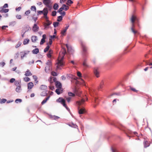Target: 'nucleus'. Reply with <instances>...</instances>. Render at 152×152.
I'll list each match as a JSON object with an SVG mask.
<instances>
[{"instance_id": "4d7b16f0", "label": "nucleus", "mask_w": 152, "mask_h": 152, "mask_svg": "<svg viewBox=\"0 0 152 152\" xmlns=\"http://www.w3.org/2000/svg\"><path fill=\"white\" fill-rule=\"evenodd\" d=\"M66 30H65L64 29L61 31V34L64 35V33L66 32Z\"/></svg>"}, {"instance_id": "f704fd0d", "label": "nucleus", "mask_w": 152, "mask_h": 152, "mask_svg": "<svg viewBox=\"0 0 152 152\" xmlns=\"http://www.w3.org/2000/svg\"><path fill=\"white\" fill-rule=\"evenodd\" d=\"M47 93L46 90H44L41 94V95L42 96H44L46 95Z\"/></svg>"}, {"instance_id": "f257e3e1", "label": "nucleus", "mask_w": 152, "mask_h": 152, "mask_svg": "<svg viewBox=\"0 0 152 152\" xmlns=\"http://www.w3.org/2000/svg\"><path fill=\"white\" fill-rule=\"evenodd\" d=\"M66 53V50L65 48H63L62 51L59 53V56L58 58V62L57 63V68H59L60 66H62L63 65V60L64 57Z\"/></svg>"}, {"instance_id": "ddd939ff", "label": "nucleus", "mask_w": 152, "mask_h": 152, "mask_svg": "<svg viewBox=\"0 0 152 152\" xmlns=\"http://www.w3.org/2000/svg\"><path fill=\"white\" fill-rule=\"evenodd\" d=\"M44 18L46 20H48V18L47 16V15L48 13V10H47L46 9H44Z\"/></svg>"}, {"instance_id": "c03bdc74", "label": "nucleus", "mask_w": 152, "mask_h": 152, "mask_svg": "<svg viewBox=\"0 0 152 152\" xmlns=\"http://www.w3.org/2000/svg\"><path fill=\"white\" fill-rule=\"evenodd\" d=\"M70 126L71 127L75 128H77V126L76 124H74L73 123L71 124Z\"/></svg>"}, {"instance_id": "20e7f679", "label": "nucleus", "mask_w": 152, "mask_h": 152, "mask_svg": "<svg viewBox=\"0 0 152 152\" xmlns=\"http://www.w3.org/2000/svg\"><path fill=\"white\" fill-rule=\"evenodd\" d=\"M81 45L82 48L83 54L86 56L87 53V48L83 43L82 42Z\"/></svg>"}, {"instance_id": "6e6d98bb", "label": "nucleus", "mask_w": 152, "mask_h": 152, "mask_svg": "<svg viewBox=\"0 0 152 152\" xmlns=\"http://www.w3.org/2000/svg\"><path fill=\"white\" fill-rule=\"evenodd\" d=\"M15 78H11L10 80V82L11 83H13L14 82H15Z\"/></svg>"}, {"instance_id": "4c0bfd02", "label": "nucleus", "mask_w": 152, "mask_h": 152, "mask_svg": "<svg viewBox=\"0 0 152 152\" xmlns=\"http://www.w3.org/2000/svg\"><path fill=\"white\" fill-rule=\"evenodd\" d=\"M52 79H53V81L54 82H56V78L55 77H50V79L49 80L50 81H51V80Z\"/></svg>"}, {"instance_id": "473e14b6", "label": "nucleus", "mask_w": 152, "mask_h": 152, "mask_svg": "<svg viewBox=\"0 0 152 152\" xmlns=\"http://www.w3.org/2000/svg\"><path fill=\"white\" fill-rule=\"evenodd\" d=\"M47 88V86L45 85H42L40 87V88L41 89H43L44 90H45Z\"/></svg>"}, {"instance_id": "e2e57ef3", "label": "nucleus", "mask_w": 152, "mask_h": 152, "mask_svg": "<svg viewBox=\"0 0 152 152\" xmlns=\"http://www.w3.org/2000/svg\"><path fill=\"white\" fill-rule=\"evenodd\" d=\"M69 7L68 6L66 5V6L65 7L64 10L66 11V10H67L69 9Z\"/></svg>"}, {"instance_id": "5701e85b", "label": "nucleus", "mask_w": 152, "mask_h": 152, "mask_svg": "<svg viewBox=\"0 0 152 152\" xmlns=\"http://www.w3.org/2000/svg\"><path fill=\"white\" fill-rule=\"evenodd\" d=\"M87 61L86 59H85L83 62V66L86 67H88L89 66L87 64Z\"/></svg>"}, {"instance_id": "a18cd8bd", "label": "nucleus", "mask_w": 152, "mask_h": 152, "mask_svg": "<svg viewBox=\"0 0 152 152\" xmlns=\"http://www.w3.org/2000/svg\"><path fill=\"white\" fill-rule=\"evenodd\" d=\"M50 48V47L48 45L47 46L46 48L44 49V52H46L49 50Z\"/></svg>"}, {"instance_id": "09e8293b", "label": "nucleus", "mask_w": 152, "mask_h": 152, "mask_svg": "<svg viewBox=\"0 0 152 152\" xmlns=\"http://www.w3.org/2000/svg\"><path fill=\"white\" fill-rule=\"evenodd\" d=\"M71 99V98L70 97H68L66 98V99L68 103H69L70 102Z\"/></svg>"}, {"instance_id": "338daca9", "label": "nucleus", "mask_w": 152, "mask_h": 152, "mask_svg": "<svg viewBox=\"0 0 152 152\" xmlns=\"http://www.w3.org/2000/svg\"><path fill=\"white\" fill-rule=\"evenodd\" d=\"M34 60H33L31 61H30L29 62V64H34Z\"/></svg>"}, {"instance_id": "052dcab7", "label": "nucleus", "mask_w": 152, "mask_h": 152, "mask_svg": "<svg viewBox=\"0 0 152 152\" xmlns=\"http://www.w3.org/2000/svg\"><path fill=\"white\" fill-rule=\"evenodd\" d=\"M2 7L4 8L8 7V5L7 4H5Z\"/></svg>"}, {"instance_id": "603ef678", "label": "nucleus", "mask_w": 152, "mask_h": 152, "mask_svg": "<svg viewBox=\"0 0 152 152\" xmlns=\"http://www.w3.org/2000/svg\"><path fill=\"white\" fill-rule=\"evenodd\" d=\"M30 13V10H28L26 11L25 12V14L28 15V14H29Z\"/></svg>"}, {"instance_id": "c85d7f7f", "label": "nucleus", "mask_w": 152, "mask_h": 152, "mask_svg": "<svg viewBox=\"0 0 152 152\" xmlns=\"http://www.w3.org/2000/svg\"><path fill=\"white\" fill-rule=\"evenodd\" d=\"M104 85V83L103 81L102 80L100 84L99 88H103Z\"/></svg>"}, {"instance_id": "bb28decb", "label": "nucleus", "mask_w": 152, "mask_h": 152, "mask_svg": "<svg viewBox=\"0 0 152 152\" xmlns=\"http://www.w3.org/2000/svg\"><path fill=\"white\" fill-rule=\"evenodd\" d=\"M29 41V40L28 39H24V40L23 42V44L24 45L27 44L28 43Z\"/></svg>"}, {"instance_id": "f3484780", "label": "nucleus", "mask_w": 152, "mask_h": 152, "mask_svg": "<svg viewBox=\"0 0 152 152\" xmlns=\"http://www.w3.org/2000/svg\"><path fill=\"white\" fill-rule=\"evenodd\" d=\"M32 75V74L30 72L29 70L27 69L25 74V75L26 76H29L31 75Z\"/></svg>"}, {"instance_id": "c756f323", "label": "nucleus", "mask_w": 152, "mask_h": 152, "mask_svg": "<svg viewBox=\"0 0 152 152\" xmlns=\"http://www.w3.org/2000/svg\"><path fill=\"white\" fill-rule=\"evenodd\" d=\"M53 25L54 26L55 28H56V27H57L58 26L59 24V23L57 22H54L53 23Z\"/></svg>"}, {"instance_id": "ea45409f", "label": "nucleus", "mask_w": 152, "mask_h": 152, "mask_svg": "<svg viewBox=\"0 0 152 152\" xmlns=\"http://www.w3.org/2000/svg\"><path fill=\"white\" fill-rule=\"evenodd\" d=\"M51 75L54 76H56L57 75V74L56 72L54 71L52 72Z\"/></svg>"}, {"instance_id": "6ab92c4d", "label": "nucleus", "mask_w": 152, "mask_h": 152, "mask_svg": "<svg viewBox=\"0 0 152 152\" xmlns=\"http://www.w3.org/2000/svg\"><path fill=\"white\" fill-rule=\"evenodd\" d=\"M46 9L47 10H48V8H45L43 9V10H42V11H37V15H41L42 14H43V15H44V12H45L44 9Z\"/></svg>"}, {"instance_id": "774afa93", "label": "nucleus", "mask_w": 152, "mask_h": 152, "mask_svg": "<svg viewBox=\"0 0 152 152\" xmlns=\"http://www.w3.org/2000/svg\"><path fill=\"white\" fill-rule=\"evenodd\" d=\"M0 64H1V65H2V66L3 67V66H4L5 64L4 62H2L0 63Z\"/></svg>"}, {"instance_id": "7c9ffc66", "label": "nucleus", "mask_w": 152, "mask_h": 152, "mask_svg": "<svg viewBox=\"0 0 152 152\" xmlns=\"http://www.w3.org/2000/svg\"><path fill=\"white\" fill-rule=\"evenodd\" d=\"M58 4L55 3L54 5L53 8L54 10H57L58 9Z\"/></svg>"}, {"instance_id": "2eb2a0df", "label": "nucleus", "mask_w": 152, "mask_h": 152, "mask_svg": "<svg viewBox=\"0 0 152 152\" xmlns=\"http://www.w3.org/2000/svg\"><path fill=\"white\" fill-rule=\"evenodd\" d=\"M58 94H59L63 92L62 89H60L57 88L55 91Z\"/></svg>"}, {"instance_id": "7ed1b4c3", "label": "nucleus", "mask_w": 152, "mask_h": 152, "mask_svg": "<svg viewBox=\"0 0 152 152\" xmlns=\"http://www.w3.org/2000/svg\"><path fill=\"white\" fill-rule=\"evenodd\" d=\"M56 102H59L64 107H65L66 109L68 111H69V109L67 107L66 104L65 103V99L62 97H59L56 100Z\"/></svg>"}, {"instance_id": "58836bf2", "label": "nucleus", "mask_w": 152, "mask_h": 152, "mask_svg": "<svg viewBox=\"0 0 152 152\" xmlns=\"http://www.w3.org/2000/svg\"><path fill=\"white\" fill-rule=\"evenodd\" d=\"M22 43L20 42H18V44L16 45L15 46V48H18L21 45Z\"/></svg>"}, {"instance_id": "1a4fd4ad", "label": "nucleus", "mask_w": 152, "mask_h": 152, "mask_svg": "<svg viewBox=\"0 0 152 152\" xmlns=\"http://www.w3.org/2000/svg\"><path fill=\"white\" fill-rule=\"evenodd\" d=\"M42 38L41 39L40 42V44L42 45L45 42V39L46 38V35L45 34H44L42 35Z\"/></svg>"}, {"instance_id": "69168bd1", "label": "nucleus", "mask_w": 152, "mask_h": 152, "mask_svg": "<svg viewBox=\"0 0 152 152\" xmlns=\"http://www.w3.org/2000/svg\"><path fill=\"white\" fill-rule=\"evenodd\" d=\"M5 27H8L7 26H3L2 27V29H4L5 28Z\"/></svg>"}, {"instance_id": "dca6fc26", "label": "nucleus", "mask_w": 152, "mask_h": 152, "mask_svg": "<svg viewBox=\"0 0 152 152\" xmlns=\"http://www.w3.org/2000/svg\"><path fill=\"white\" fill-rule=\"evenodd\" d=\"M33 86V83L32 82H30L28 84V89H31Z\"/></svg>"}, {"instance_id": "f03ea898", "label": "nucleus", "mask_w": 152, "mask_h": 152, "mask_svg": "<svg viewBox=\"0 0 152 152\" xmlns=\"http://www.w3.org/2000/svg\"><path fill=\"white\" fill-rule=\"evenodd\" d=\"M130 20L132 23V26L131 28V31L134 35L137 34H139V32L135 29V25L134 23V22L137 20V17L134 15H132L130 19Z\"/></svg>"}, {"instance_id": "393cba45", "label": "nucleus", "mask_w": 152, "mask_h": 152, "mask_svg": "<svg viewBox=\"0 0 152 152\" xmlns=\"http://www.w3.org/2000/svg\"><path fill=\"white\" fill-rule=\"evenodd\" d=\"M51 66H46L45 68V72L47 73L50 70V68Z\"/></svg>"}, {"instance_id": "4468645a", "label": "nucleus", "mask_w": 152, "mask_h": 152, "mask_svg": "<svg viewBox=\"0 0 152 152\" xmlns=\"http://www.w3.org/2000/svg\"><path fill=\"white\" fill-rule=\"evenodd\" d=\"M85 102V100L84 99H82L80 101H77V103L79 106H80L83 104Z\"/></svg>"}, {"instance_id": "a211bd4d", "label": "nucleus", "mask_w": 152, "mask_h": 152, "mask_svg": "<svg viewBox=\"0 0 152 152\" xmlns=\"http://www.w3.org/2000/svg\"><path fill=\"white\" fill-rule=\"evenodd\" d=\"M66 6V5H65V4H63L62 5V7L61 8H60L58 10V11H57L58 12H62V11L63 10H64V8Z\"/></svg>"}, {"instance_id": "13d9d810", "label": "nucleus", "mask_w": 152, "mask_h": 152, "mask_svg": "<svg viewBox=\"0 0 152 152\" xmlns=\"http://www.w3.org/2000/svg\"><path fill=\"white\" fill-rule=\"evenodd\" d=\"M60 14H61L62 16H64L65 15L66 13L65 12H59Z\"/></svg>"}, {"instance_id": "6e6552de", "label": "nucleus", "mask_w": 152, "mask_h": 152, "mask_svg": "<svg viewBox=\"0 0 152 152\" xmlns=\"http://www.w3.org/2000/svg\"><path fill=\"white\" fill-rule=\"evenodd\" d=\"M9 10L8 9H6L2 7H0V12L2 13H6L9 11Z\"/></svg>"}, {"instance_id": "9b49d317", "label": "nucleus", "mask_w": 152, "mask_h": 152, "mask_svg": "<svg viewBox=\"0 0 152 152\" xmlns=\"http://www.w3.org/2000/svg\"><path fill=\"white\" fill-rule=\"evenodd\" d=\"M55 85L57 88L62 89L61 83L58 81H56L55 83Z\"/></svg>"}, {"instance_id": "412c9836", "label": "nucleus", "mask_w": 152, "mask_h": 152, "mask_svg": "<svg viewBox=\"0 0 152 152\" xmlns=\"http://www.w3.org/2000/svg\"><path fill=\"white\" fill-rule=\"evenodd\" d=\"M15 85L17 86L21 85V81L16 80L15 82Z\"/></svg>"}, {"instance_id": "79ce46f5", "label": "nucleus", "mask_w": 152, "mask_h": 152, "mask_svg": "<svg viewBox=\"0 0 152 152\" xmlns=\"http://www.w3.org/2000/svg\"><path fill=\"white\" fill-rule=\"evenodd\" d=\"M7 100L5 99H2L0 101V103L1 104L4 103L7 101Z\"/></svg>"}, {"instance_id": "37998d69", "label": "nucleus", "mask_w": 152, "mask_h": 152, "mask_svg": "<svg viewBox=\"0 0 152 152\" xmlns=\"http://www.w3.org/2000/svg\"><path fill=\"white\" fill-rule=\"evenodd\" d=\"M31 10H33L35 12H36V8L35 6H31Z\"/></svg>"}, {"instance_id": "2f4dec72", "label": "nucleus", "mask_w": 152, "mask_h": 152, "mask_svg": "<svg viewBox=\"0 0 152 152\" xmlns=\"http://www.w3.org/2000/svg\"><path fill=\"white\" fill-rule=\"evenodd\" d=\"M46 64L47 66H51L52 65V64L51 61L50 60H48L46 63Z\"/></svg>"}, {"instance_id": "8fccbe9b", "label": "nucleus", "mask_w": 152, "mask_h": 152, "mask_svg": "<svg viewBox=\"0 0 152 152\" xmlns=\"http://www.w3.org/2000/svg\"><path fill=\"white\" fill-rule=\"evenodd\" d=\"M56 11H54L52 12V15L53 16H56Z\"/></svg>"}, {"instance_id": "9d476101", "label": "nucleus", "mask_w": 152, "mask_h": 152, "mask_svg": "<svg viewBox=\"0 0 152 152\" xmlns=\"http://www.w3.org/2000/svg\"><path fill=\"white\" fill-rule=\"evenodd\" d=\"M38 40L37 37L35 36H32L31 37V40L33 43H36Z\"/></svg>"}, {"instance_id": "e433bc0d", "label": "nucleus", "mask_w": 152, "mask_h": 152, "mask_svg": "<svg viewBox=\"0 0 152 152\" xmlns=\"http://www.w3.org/2000/svg\"><path fill=\"white\" fill-rule=\"evenodd\" d=\"M66 46L68 52V53H70L71 50V49L70 48H69L67 44L66 45Z\"/></svg>"}, {"instance_id": "72a5a7b5", "label": "nucleus", "mask_w": 152, "mask_h": 152, "mask_svg": "<svg viewBox=\"0 0 152 152\" xmlns=\"http://www.w3.org/2000/svg\"><path fill=\"white\" fill-rule=\"evenodd\" d=\"M20 88H21V85L19 86H17V87L15 89L16 91L17 92H19L20 91Z\"/></svg>"}, {"instance_id": "5fc2aeb1", "label": "nucleus", "mask_w": 152, "mask_h": 152, "mask_svg": "<svg viewBox=\"0 0 152 152\" xmlns=\"http://www.w3.org/2000/svg\"><path fill=\"white\" fill-rule=\"evenodd\" d=\"M73 3V2L71 0H67V3L66 4L67 5H68V3L72 4Z\"/></svg>"}, {"instance_id": "f8f14e48", "label": "nucleus", "mask_w": 152, "mask_h": 152, "mask_svg": "<svg viewBox=\"0 0 152 152\" xmlns=\"http://www.w3.org/2000/svg\"><path fill=\"white\" fill-rule=\"evenodd\" d=\"M39 27L37 26L36 24H34L32 28L33 31L34 32H37L38 31Z\"/></svg>"}, {"instance_id": "de8ad7c7", "label": "nucleus", "mask_w": 152, "mask_h": 152, "mask_svg": "<svg viewBox=\"0 0 152 152\" xmlns=\"http://www.w3.org/2000/svg\"><path fill=\"white\" fill-rule=\"evenodd\" d=\"M68 95L70 96H75V94L71 92H69L68 93Z\"/></svg>"}, {"instance_id": "423d86ee", "label": "nucleus", "mask_w": 152, "mask_h": 152, "mask_svg": "<svg viewBox=\"0 0 152 152\" xmlns=\"http://www.w3.org/2000/svg\"><path fill=\"white\" fill-rule=\"evenodd\" d=\"M94 72L95 75L97 77H99V72L98 68L96 67L94 68Z\"/></svg>"}, {"instance_id": "0e129e2a", "label": "nucleus", "mask_w": 152, "mask_h": 152, "mask_svg": "<svg viewBox=\"0 0 152 152\" xmlns=\"http://www.w3.org/2000/svg\"><path fill=\"white\" fill-rule=\"evenodd\" d=\"M21 9V7H19L18 8H16V11H20Z\"/></svg>"}, {"instance_id": "b1692460", "label": "nucleus", "mask_w": 152, "mask_h": 152, "mask_svg": "<svg viewBox=\"0 0 152 152\" xmlns=\"http://www.w3.org/2000/svg\"><path fill=\"white\" fill-rule=\"evenodd\" d=\"M39 52V50L38 48H36L32 51V52L33 54H37Z\"/></svg>"}, {"instance_id": "aec40b11", "label": "nucleus", "mask_w": 152, "mask_h": 152, "mask_svg": "<svg viewBox=\"0 0 152 152\" xmlns=\"http://www.w3.org/2000/svg\"><path fill=\"white\" fill-rule=\"evenodd\" d=\"M144 147L145 148H146L150 145V144L147 140H145L144 142Z\"/></svg>"}, {"instance_id": "680f3d73", "label": "nucleus", "mask_w": 152, "mask_h": 152, "mask_svg": "<svg viewBox=\"0 0 152 152\" xmlns=\"http://www.w3.org/2000/svg\"><path fill=\"white\" fill-rule=\"evenodd\" d=\"M53 42L52 39H49V43L50 45H51Z\"/></svg>"}, {"instance_id": "a878e982", "label": "nucleus", "mask_w": 152, "mask_h": 152, "mask_svg": "<svg viewBox=\"0 0 152 152\" xmlns=\"http://www.w3.org/2000/svg\"><path fill=\"white\" fill-rule=\"evenodd\" d=\"M49 98H50V96H48V97H47L45 99L43 100V101L41 102L42 104L43 105L44 104L46 103V102H47V101L48 100Z\"/></svg>"}, {"instance_id": "3c124183", "label": "nucleus", "mask_w": 152, "mask_h": 152, "mask_svg": "<svg viewBox=\"0 0 152 152\" xmlns=\"http://www.w3.org/2000/svg\"><path fill=\"white\" fill-rule=\"evenodd\" d=\"M16 18L18 19H21V16L20 15H17L16 16Z\"/></svg>"}, {"instance_id": "c9c22d12", "label": "nucleus", "mask_w": 152, "mask_h": 152, "mask_svg": "<svg viewBox=\"0 0 152 152\" xmlns=\"http://www.w3.org/2000/svg\"><path fill=\"white\" fill-rule=\"evenodd\" d=\"M23 80L25 82H28L30 81V79L28 77H25L23 78Z\"/></svg>"}, {"instance_id": "0eeeda50", "label": "nucleus", "mask_w": 152, "mask_h": 152, "mask_svg": "<svg viewBox=\"0 0 152 152\" xmlns=\"http://www.w3.org/2000/svg\"><path fill=\"white\" fill-rule=\"evenodd\" d=\"M78 113L80 114H83L86 112V110L84 107L80 109V107L78 108Z\"/></svg>"}, {"instance_id": "4be33fe9", "label": "nucleus", "mask_w": 152, "mask_h": 152, "mask_svg": "<svg viewBox=\"0 0 152 152\" xmlns=\"http://www.w3.org/2000/svg\"><path fill=\"white\" fill-rule=\"evenodd\" d=\"M47 23L45 24V28H47L49 25L51 24V23L48 20H47Z\"/></svg>"}, {"instance_id": "864d4df0", "label": "nucleus", "mask_w": 152, "mask_h": 152, "mask_svg": "<svg viewBox=\"0 0 152 152\" xmlns=\"http://www.w3.org/2000/svg\"><path fill=\"white\" fill-rule=\"evenodd\" d=\"M21 101H22V100L21 99H16L15 100V102L16 103H18V102H21Z\"/></svg>"}, {"instance_id": "49530a36", "label": "nucleus", "mask_w": 152, "mask_h": 152, "mask_svg": "<svg viewBox=\"0 0 152 152\" xmlns=\"http://www.w3.org/2000/svg\"><path fill=\"white\" fill-rule=\"evenodd\" d=\"M130 89L132 91L135 92H137L138 91L136 90L135 88H132L131 87H130Z\"/></svg>"}, {"instance_id": "39448f33", "label": "nucleus", "mask_w": 152, "mask_h": 152, "mask_svg": "<svg viewBox=\"0 0 152 152\" xmlns=\"http://www.w3.org/2000/svg\"><path fill=\"white\" fill-rule=\"evenodd\" d=\"M50 0H44L43 3L48 7L51 9V6L50 5Z\"/></svg>"}, {"instance_id": "a19ab883", "label": "nucleus", "mask_w": 152, "mask_h": 152, "mask_svg": "<svg viewBox=\"0 0 152 152\" xmlns=\"http://www.w3.org/2000/svg\"><path fill=\"white\" fill-rule=\"evenodd\" d=\"M62 20V17L61 16H59L58 17V19L57 20V21H61Z\"/></svg>"}, {"instance_id": "cd10ccee", "label": "nucleus", "mask_w": 152, "mask_h": 152, "mask_svg": "<svg viewBox=\"0 0 152 152\" xmlns=\"http://www.w3.org/2000/svg\"><path fill=\"white\" fill-rule=\"evenodd\" d=\"M53 53V51L52 50H50L47 54V56L48 58H50L51 56V54Z\"/></svg>"}, {"instance_id": "bf43d9fd", "label": "nucleus", "mask_w": 152, "mask_h": 152, "mask_svg": "<svg viewBox=\"0 0 152 152\" xmlns=\"http://www.w3.org/2000/svg\"><path fill=\"white\" fill-rule=\"evenodd\" d=\"M77 75L79 77H81V74L80 72H77Z\"/></svg>"}]
</instances>
